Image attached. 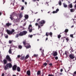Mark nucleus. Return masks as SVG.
<instances>
[{"instance_id":"38","label":"nucleus","mask_w":76,"mask_h":76,"mask_svg":"<svg viewBox=\"0 0 76 76\" xmlns=\"http://www.w3.org/2000/svg\"><path fill=\"white\" fill-rule=\"evenodd\" d=\"M32 37H33V35H29L28 37H30V38H32Z\"/></svg>"},{"instance_id":"62","label":"nucleus","mask_w":76,"mask_h":76,"mask_svg":"<svg viewBox=\"0 0 76 76\" xmlns=\"http://www.w3.org/2000/svg\"><path fill=\"white\" fill-rule=\"evenodd\" d=\"M47 40H48V37H47V38L46 39V41Z\"/></svg>"},{"instance_id":"15","label":"nucleus","mask_w":76,"mask_h":76,"mask_svg":"<svg viewBox=\"0 0 76 76\" xmlns=\"http://www.w3.org/2000/svg\"><path fill=\"white\" fill-rule=\"evenodd\" d=\"M58 11H59V9H57L56 10V11H53V13H57V12H58Z\"/></svg>"},{"instance_id":"31","label":"nucleus","mask_w":76,"mask_h":76,"mask_svg":"<svg viewBox=\"0 0 76 76\" xmlns=\"http://www.w3.org/2000/svg\"><path fill=\"white\" fill-rule=\"evenodd\" d=\"M32 25L30 24L29 26H28V29H30V28H32Z\"/></svg>"},{"instance_id":"60","label":"nucleus","mask_w":76,"mask_h":76,"mask_svg":"<svg viewBox=\"0 0 76 76\" xmlns=\"http://www.w3.org/2000/svg\"><path fill=\"white\" fill-rule=\"evenodd\" d=\"M3 1H4L3 4H4V2H5V1L4 0H3Z\"/></svg>"},{"instance_id":"32","label":"nucleus","mask_w":76,"mask_h":76,"mask_svg":"<svg viewBox=\"0 0 76 76\" xmlns=\"http://www.w3.org/2000/svg\"><path fill=\"white\" fill-rule=\"evenodd\" d=\"M25 57L24 56H22L21 58H20L21 60H23L24 59V58Z\"/></svg>"},{"instance_id":"11","label":"nucleus","mask_w":76,"mask_h":76,"mask_svg":"<svg viewBox=\"0 0 76 76\" xmlns=\"http://www.w3.org/2000/svg\"><path fill=\"white\" fill-rule=\"evenodd\" d=\"M23 43L25 46L26 45V44H28V43H26V40H24L23 42Z\"/></svg>"},{"instance_id":"39","label":"nucleus","mask_w":76,"mask_h":76,"mask_svg":"<svg viewBox=\"0 0 76 76\" xmlns=\"http://www.w3.org/2000/svg\"><path fill=\"white\" fill-rule=\"evenodd\" d=\"M43 51H44V50H43V53L42 54V55L43 57H44V53H43Z\"/></svg>"},{"instance_id":"36","label":"nucleus","mask_w":76,"mask_h":76,"mask_svg":"<svg viewBox=\"0 0 76 76\" xmlns=\"http://www.w3.org/2000/svg\"><path fill=\"white\" fill-rule=\"evenodd\" d=\"M59 4L60 5V6H61V1H59Z\"/></svg>"},{"instance_id":"34","label":"nucleus","mask_w":76,"mask_h":76,"mask_svg":"<svg viewBox=\"0 0 76 76\" xmlns=\"http://www.w3.org/2000/svg\"><path fill=\"white\" fill-rule=\"evenodd\" d=\"M70 37H71L72 38H73L74 37H73V34H71L70 35Z\"/></svg>"},{"instance_id":"30","label":"nucleus","mask_w":76,"mask_h":76,"mask_svg":"<svg viewBox=\"0 0 76 76\" xmlns=\"http://www.w3.org/2000/svg\"><path fill=\"white\" fill-rule=\"evenodd\" d=\"M61 36L60 35H58V39H60V38H61Z\"/></svg>"},{"instance_id":"5","label":"nucleus","mask_w":76,"mask_h":76,"mask_svg":"<svg viewBox=\"0 0 76 76\" xmlns=\"http://www.w3.org/2000/svg\"><path fill=\"white\" fill-rule=\"evenodd\" d=\"M45 35L46 36H47V37H48L49 35H50L51 37H53V33L51 32L50 33L47 32L46 33Z\"/></svg>"},{"instance_id":"23","label":"nucleus","mask_w":76,"mask_h":76,"mask_svg":"<svg viewBox=\"0 0 76 76\" xmlns=\"http://www.w3.org/2000/svg\"><path fill=\"white\" fill-rule=\"evenodd\" d=\"M12 47H10V49L9 50V53L10 54H12V49H11Z\"/></svg>"},{"instance_id":"35","label":"nucleus","mask_w":76,"mask_h":76,"mask_svg":"<svg viewBox=\"0 0 76 76\" xmlns=\"http://www.w3.org/2000/svg\"><path fill=\"white\" fill-rule=\"evenodd\" d=\"M29 30V32H32V28L31 29H28Z\"/></svg>"},{"instance_id":"58","label":"nucleus","mask_w":76,"mask_h":76,"mask_svg":"<svg viewBox=\"0 0 76 76\" xmlns=\"http://www.w3.org/2000/svg\"><path fill=\"white\" fill-rule=\"evenodd\" d=\"M60 75H63V73H60Z\"/></svg>"},{"instance_id":"41","label":"nucleus","mask_w":76,"mask_h":76,"mask_svg":"<svg viewBox=\"0 0 76 76\" xmlns=\"http://www.w3.org/2000/svg\"><path fill=\"white\" fill-rule=\"evenodd\" d=\"M58 57L56 56L55 57V60H58Z\"/></svg>"},{"instance_id":"47","label":"nucleus","mask_w":76,"mask_h":76,"mask_svg":"<svg viewBox=\"0 0 76 76\" xmlns=\"http://www.w3.org/2000/svg\"><path fill=\"white\" fill-rule=\"evenodd\" d=\"M47 63H50V61H49V60H47Z\"/></svg>"},{"instance_id":"14","label":"nucleus","mask_w":76,"mask_h":76,"mask_svg":"<svg viewBox=\"0 0 76 76\" xmlns=\"http://www.w3.org/2000/svg\"><path fill=\"white\" fill-rule=\"evenodd\" d=\"M11 23H6L5 26H11Z\"/></svg>"},{"instance_id":"37","label":"nucleus","mask_w":76,"mask_h":76,"mask_svg":"<svg viewBox=\"0 0 76 76\" xmlns=\"http://www.w3.org/2000/svg\"><path fill=\"white\" fill-rule=\"evenodd\" d=\"M64 7H67V5L66 4H64Z\"/></svg>"},{"instance_id":"27","label":"nucleus","mask_w":76,"mask_h":76,"mask_svg":"<svg viewBox=\"0 0 76 76\" xmlns=\"http://www.w3.org/2000/svg\"><path fill=\"white\" fill-rule=\"evenodd\" d=\"M18 48L19 49H21L22 48V46L21 45H18Z\"/></svg>"},{"instance_id":"52","label":"nucleus","mask_w":76,"mask_h":76,"mask_svg":"<svg viewBox=\"0 0 76 76\" xmlns=\"http://www.w3.org/2000/svg\"><path fill=\"white\" fill-rule=\"evenodd\" d=\"M63 69H61L60 70V71L61 72H63Z\"/></svg>"},{"instance_id":"28","label":"nucleus","mask_w":76,"mask_h":76,"mask_svg":"<svg viewBox=\"0 0 76 76\" xmlns=\"http://www.w3.org/2000/svg\"><path fill=\"white\" fill-rule=\"evenodd\" d=\"M47 63H45L43 64V66H44L45 67V66H47Z\"/></svg>"},{"instance_id":"54","label":"nucleus","mask_w":76,"mask_h":76,"mask_svg":"<svg viewBox=\"0 0 76 76\" xmlns=\"http://www.w3.org/2000/svg\"><path fill=\"white\" fill-rule=\"evenodd\" d=\"M73 76H76V74H75V73H74L73 74Z\"/></svg>"},{"instance_id":"44","label":"nucleus","mask_w":76,"mask_h":76,"mask_svg":"<svg viewBox=\"0 0 76 76\" xmlns=\"http://www.w3.org/2000/svg\"><path fill=\"white\" fill-rule=\"evenodd\" d=\"M48 76H54V75H52V74H49Z\"/></svg>"},{"instance_id":"25","label":"nucleus","mask_w":76,"mask_h":76,"mask_svg":"<svg viewBox=\"0 0 76 76\" xmlns=\"http://www.w3.org/2000/svg\"><path fill=\"white\" fill-rule=\"evenodd\" d=\"M25 19H28V18H29V16L28 15H25Z\"/></svg>"},{"instance_id":"17","label":"nucleus","mask_w":76,"mask_h":76,"mask_svg":"<svg viewBox=\"0 0 76 76\" xmlns=\"http://www.w3.org/2000/svg\"><path fill=\"white\" fill-rule=\"evenodd\" d=\"M17 71L18 72H20V68L19 66L17 67Z\"/></svg>"},{"instance_id":"8","label":"nucleus","mask_w":76,"mask_h":76,"mask_svg":"<svg viewBox=\"0 0 76 76\" xmlns=\"http://www.w3.org/2000/svg\"><path fill=\"white\" fill-rule=\"evenodd\" d=\"M69 57L71 59H74V58H75V55H74L70 54L69 55Z\"/></svg>"},{"instance_id":"50","label":"nucleus","mask_w":76,"mask_h":76,"mask_svg":"<svg viewBox=\"0 0 76 76\" xmlns=\"http://www.w3.org/2000/svg\"><path fill=\"white\" fill-rule=\"evenodd\" d=\"M39 20H40V18H39L37 20V22H38V21Z\"/></svg>"},{"instance_id":"9","label":"nucleus","mask_w":76,"mask_h":76,"mask_svg":"<svg viewBox=\"0 0 76 76\" xmlns=\"http://www.w3.org/2000/svg\"><path fill=\"white\" fill-rule=\"evenodd\" d=\"M17 68V65H14L12 67V70L14 71L16 70V68Z\"/></svg>"},{"instance_id":"21","label":"nucleus","mask_w":76,"mask_h":76,"mask_svg":"<svg viewBox=\"0 0 76 76\" xmlns=\"http://www.w3.org/2000/svg\"><path fill=\"white\" fill-rule=\"evenodd\" d=\"M29 57V56L28 55H27L26 56L25 58H24V60H26L27 58H28Z\"/></svg>"},{"instance_id":"6","label":"nucleus","mask_w":76,"mask_h":76,"mask_svg":"<svg viewBox=\"0 0 76 76\" xmlns=\"http://www.w3.org/2000/svg\"><path fill=\"white\" fill-rule=\"evenodd\" d=\"M6 59L8 61H10V62L12 61V59H11V58L10 57V56L9 55H7L6 56Z\"/></svg>"},{"instance_id":"55","label":"nucleus","mask_w":76,"mask_h":76,"mask_svg":"<svg viewBox=\"0 0 76 76\" xmlns=\"http://www.w3.org/2000/svg\"><path fill=\"white\" fill-rule=\"evenodd\" d=\"M25 4H26V5H27V2H25Z\"/></svg>"},{"instance_id":"26","label":"nucleus","mask_w":76,"mask_h":76,"mask_svg":"<svg viewBox=\"0 0 76 76\" xmlns=\"http://www.w3.org/2000/svg\"><path fill=\"white\" fill-rule=\"evenodd\" d=\"M3 61H4V64H6L7 63V60L6 59H4L3 60Z\"/></svg>"},{"instance_id":"12","label":"nucleus","mask_w":76,"mask_h":76,"mask_svg":"<svg viewBox=\"0 0 76 76\" xmlns=\"http://www.w3.org/2000/svg\"><path fill=\"white\" fill-rule=\"evenodd\" d=\"M69 32V29H66L64 31L62 32V33H64L65 32L66 35H67V33Z\"/></svg>"},{"instance_id":"59","label":"nucleus","mask_w":76,"mask_h":76,"mask_svg":"<svg viewBox=\"0 0 76 76\" xmlns=\"http://www.w3.org/2000/svg\"><path fill=\"white\" fill-rule=\"evenodd\" d=\"M38 26V28H41V27H40V26L39 25Z\"/></svg>"},{"instance_id":"40","label":"nucleus","mask_w":76,"mask_h":76,"mask_svg":"<svg viewBox=\"0 0 76 76\" xmlns=\"http://www.w3.org/2000/svg\"><path fill=\"white\" fill-rule=\"evenodd\" d=\"M48 64L49 66H53V64L51 63Z\"/></svg>"},{"instance_id":"43","label":"nucleus","mask_w":76,"mask_h":76,"mask_svg":"<svg viewBox=\"0 0 76 76\" xmlns=\"http://www.w3.org/2000/svg\"><path fill=\"white\" fill-rule=\"evenodd\" d=\"M24 9V7L23 6L21 7V10H23Z\"/></svg>"},{"instance_id":"49","label":"nucleus","mask_w":76,"mask_h":76,"mask_svg":"<svg viewBox=\"0 0 76 76\" xmlns=\"http://www.w3.org/2000/svg\"><path fill=\"white\" fill-rule=\"evenodd\" d=\"M20 56L18 55V58H20Z\"/></svg>"},{"instance_id":"20","label":"nucleus","mask_w":76,"mask_h":76,"mask_svg":"<svg viewBox=\"0 0 76 76\" xmlns=\"http://www.w3.org/2000/svg\"><path fill=\"white\" fill-rule=\"evenodd\" d=\"M19 17L20 18H22V17H23V15H22V12H21L19 15Z\"/></svg>"},{"instance_id":"51","label":"nucleus","mask_w":76,"mask_h":76,"mask_svg":"<svg viewBox=\"0 0 76 76\" xmlns=\"http://www.w3.org/2000/svg\"><path fill=\"white\" fill-rule=\"evenodd\" d=\"M2 76H4V73H3L2 74Z\"/></svg>"},{"instance_id":"4","label":"nucleus","mask_w":76,"mask_h":76,"mask_svg":"<svg viewBox=\"0 0 76 76\" xmlns=\"http://www.w3.org/2000/svg\"><path fill=\"white\" fill-rule=\"evenodd\" d=\"M17 15V13L15 12H13L12 14V15H10V18L11 19V20H13V17L12 16H16Z\"/></svg>"},{"instance_id":"18","label":"nucleus","mask_w":76,"mask_h":76,"mask_svg":"<svg viewBox=\"0 0 76 76\" xmlns=\"http://www.w3.org/2000/svg\"><path fill=\"white\" fill-rule=\"evenodd\" d=\"M64 38H66L65 37H63L61 38V41L62 42H64Z\"/></svg>"},{"instance_id":"10","label":"nucleus","mask_w":76,"mask_h":76,"mask_svg":"<svg viewBox=\"0 0 76 76\" xmlns=\"http://www.w3.org/2000/svg\"><path fill=\"white\" fill-rule=\"evenodd\" d=\"M29 43H27V45H28V46H25V47H26V48H31V45H29Z\"/></svg>"},{"instance_id":"57","label":"nucleus","mask_w":76,"mask_h":76,"mask_svg":"<svg viewBox=\"0 0 76 76\" xmlns=\"http://www.w3.org/2000/svg\"><path fill=\"white\" fill-rule=\"evenodd\" d=\"M2 14V13H1V12H0V16H1V15Z\"/></svg>"},{"instance_id":"56","label":"nucleus","mask_w":76,"mask_h":76,"mask_svg":"<svg viewBox=\"0 0 76 76\" xmlns=\"http://www.w3.org/2000/svg\"><path fill=\"white\" fill-rule=\"evenodd\" d=\"M22 1L23 3H24V2H25V0H22Z\"/></svg>"},{"instance_id":"3","label":"nucleus","mask_w":76,"mask_h":76,"mask_svg":"<svg viewBox=\"0 0 76 76\" xmlns=\"http://www.w3.org/2000/svg\"><path fill=\"white\" fill-rule=\"evenodd\" d=\"M15 30L12 29L11 31H10L9 30H7L6 32L9 35H12L13 32H15Z\"/></svg>"},{"instance_id":"13","label":"nucleus","mask_w":76,"mask_h":76,"mask_svg":"<svg viewBox=\"0 0 76 76\" xmlns=\"http://www.w3.org/2000/svg\"><path fill=\"white\" fill-rule=\"evenodd\" d=\"M26 73L28 76H31V71L30 70L27 71Z\"/></svg>"},{"instance_id":"2","label":"nucleus","mask_w":76,"mask_h":76,"mask_svg":"<svg viewBox=\"0 0 76 76\" xmlns=\"http://www.w3.org/2000/svg\"><path fill=\"white\" fill-rule=\"evenodd\" d=\"M3 67L4 69V70H7L9 68H12V64L11 63H9L8 64H7L6 65L4 66Z\"/></svg>"},{"instance_id":"46","label":"nucleus","mask_w":76,"mask_h":76,"mask_svg":"<svg viewBox=\"0 0 76 76\" xmlns=\"http://www.w3.org/2000/svg\"><path fill=\"white\" fill-rule=\"evenodd\" d=\"M5 37L6 38H8V35H7L5 36Z\"/></svg>"},{"instance_id":"64","label":"nucleus","mask_w":76,"mask_h":76,"mask_svg":"<svg viewBox=\"0 0 76 76\" xmlns=\"http://www.w3.org/2000/svg\"><path fill=\"white\" fill-rule=\"evenodd\" d=\"M34 2L36 1V0H32Z\"/></svg>"},{"instance_id":"22","label":"nucleus","mask_w":76,"mask_h":76,"mask_svg":"<svg viewBox=\"0 0 76 76\" xmlns=\"http://www.w3.org/2000/svg\"><path fill=\"white\" fill-rule=\"evenodd\" d=\"M37 75H41V71H38L37 73Z\"/></svg>"},{"instance_id":"24","label":"nucleus","mask_w":76,"mask_h":76,"mask_svg":"<svg viewBox=\"0 0 76 76\" xmlns=\"http://www.w3.org/2000/svg\"><path fill=\"white\" fill-rule=\"evenodd\" d=\"M75 10L74 9H70V11L71 12H74Z\"/></svg>"},{"instance_id":"61","label":"nucleus","mask_w":76,"mask_h":76,"mask_svg":"<svg viewBox=\"0 0 76 76\" xmlns=\"http://www.w3.org/2000/svg\"><path fill=\"white\" fill-rule=\"evenodd\" d=\"M73 27H74V26L73 25L72 26H71V28H73Z\"/></svg>"},{"instance_id":"33","label":"nucleus","mask_w":76,"mask_h":76,"mask_svg":"<svg viewBox=\"0 0 76 76\" xmlns=\"http://www.w3.org/2000/svg\"><path fill=\"white\" fill-rule=\"evenodd\" d=\"M33 56L34 57H38V55H37L36 54H34Z\"/></svg>"},{"instance_id":"29","label":"nucleus","mask_w":76,"mask_h":76,"mask_svg":"<svg viewBox=\"0 0 76 76\" xmlns=\"http://www.w3.org/2000/svg\"><path fill=\"white\" fill-rule=\"evenodd\" d=\"M65 38L66 39V40L67 41L66 42H67L69 41V37H66Z\"/></svg>"},{"instance_id":"45","label":"nucleus","mask_w":76,"mask_h":76,"mask_svg":"<svg viewBox=\"0 0 76 76\" xmlns=\"http://www.w3.org/2000/svg\"><path fill=\"white\" fill-rule=\"evenodd\" d=\"M67 51H66L65 52V54L66 56H67Z\"/></svg>"},{"instance_id":"19","label":"nucleus","mask_w":76,"mask_h":76,"mask_svg":"<svg viewBox=\"0 0 76 76\" xmlns=\"http://www.w3.org/2000/svg\"><path fill=\"white\" fill-rule=\"evenodd\" d=\"M53 56L54 57H55L57 56V52L56 51H55L53 54Z\"/></svg>"},{"instance_id":"48","label":"nucleus","mask_w":76,"mask_h":76,"mask_svg":"<svg viewBox=\"0 0 76 76\" xmlns=\"http://www.w3.org/2000/svg\"><path fill=\"white\" fill-rule=\"evenodd\" d=\"M74 7L75 8V9L76 10V4H75V5L74 6Z\"/></svg>"},{"instance_id":"63","label":"nucleus","mask_w":76,"mask_h":76,"mask_svg":"<svg viewBox=\"0 0 76 76\" xmlns=\"http://www.w3.org/2000/svg\"><path fill=\"white\" fill-rule=\"evenodd\" d=\"M74 74H75V75H76V71L75 72H74Z\"/></svg>"},{"instance_id":"7","label":"nucleus","mask_w":76,"mask_h":76,"mask_svg":"<svg viewBox=\"0 0 76 76\" xmlns=\"http://www.w3.org/2000/svg\"><path fill=\"white\" fill-rule=\"evenodd\" d=\"M45 23V21L44 20H42L40 22V26H42L44 25V24Z\"/></svg>"},{"instance_id":"1","label":"nucleus","mask_w":76,"mask_h":76,"mask_svg":"<svg viewBox=\"0 0 76 76\" xmlns=\"http://www.w3.org/2000/svg\"><path fill=\"white\" fill-rule=\"evenodd\" d=\"M28 33V32L26 31H23L22 32H21L19 34H17L15 36V38H18L19 36H23V35H25Z\"/></svg>"},{"instance_id":"53","label":"nucleus","mask_w":76,"mask_h":76,"mask_svg":"<svg viewBox=\"0 0 76 76\" xmlns=\"http://www.w3.org/2000/svg\"><path fill=\"white\" fill-rule=\"evenodd\" d=\"M38 23H36L35 25H36V26H38Z\"/></svg>"},{"instance_id":"42","label":"nucleus","mask_w":76,"mask_h":76,"mask_svg":"<svg viewBox=\"0 0 76 76\" xmlns=\"http://www.w3.org/2000/svg\"><path fill=\"white\" fill-rule=\"evenodd\" d=\"M9 44H12V41L11 40H9Z\"/></svg>"},{"instance_id":"16","label":"nucleus","mask_w":76,"mask_h":76,"mask_svg":"<svg viewBox=\"0 0 76 76\" xmlns=\"http://www.w3.org/2000/svg\"><path fill=\"white\" fill-rule=\"evenodd\" d=\"M72 7H73L72 4L71 3L70 4L68 5V8H72Z\"/></svg>"}]
</instances>
